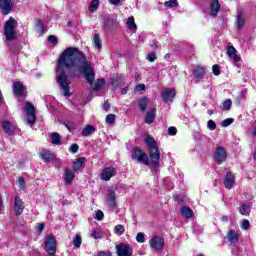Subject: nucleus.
<instances>
[{
	"label": "nucleus",
	"instance_id": "obj_39",
	"mask_svg": "<svg viewBox=\"0 0 256 256\" xmlns=\"http://www.w3.org/2000/svg\"><path fill=\"white\" fill-rule=\"evenodd\" d=\"M105 85L104 79H98L94 84V91H99Z\"/></svg>",
	"mask_w": 256,
	"mask_h": 256
},
{
	"label": "nucleus",
	"instance_id": "obj_6",
	"mask_svg": "<svg viewBox=\"0 0 256 256\" xmlns=\"http://www.w3.org/2000/svg\"><path fill=\"white\" fill-rule=\"evenodd\" d=\"M44 249L48 253V255H55L57 253V241L52 236H47Z\"/></svg>",
	"mask_w": 256,
	"mask_h": 256
},
{
	"label": "nucleus",
	"instance_id": "obj_17",
	"mask_svg": "<svg viewBox=\"0 0 256 256\" xmlns=\"http://www.w3.org/2000/svg\"><path fill=\"white\" fill-rule=\"evenodd\" d=\"M13 93L17 97H21L25 93V86L21 82H14L13 83Z\"/></svg>",
	"mask_w": 256,
	"mask_h": 256
},
{
	"label": "nucleus",
	"instance_id": "obj_53",
	"mask_svg": "<svg viewBox=\"0 0 256 256\" xmlns=\"http://www.w3.org/2000/svg\"><path fill=\"white\" fill-rule=\"evenodd\" d=\"M18 183H19L20 189H25V179L23 177H20L18 179Z\"/></svg>",
	"mask_w": 256,
	"mask_h": 256
},
{
	"label": "nucleus",
	"instance_id": "obj_34",
	"mask_svg": "<svg viewBox=\"0 0 256 256\" xmlns=\"http://www.w3.org/2000/svg\"><path fill=\"white\" fill-rule=\"evenodd\" d=\"M51 141H52L53 145H60L61 144V136L59 135V133H52Z\"/></svg>",
	"mask_w": 256,
	"mask_h": 256
},
{
	"label": "nucleus",
	"instance_id": "obj_57",
	"mask_svg": "<svg viewBox=\"0 0 256 256\" xmlns=\"http://www.w3.org/2000/svg\"><path fill=\"white\" fill-rule=\"evenodd\" d=\"M92 237L95 239H101V234L97 232V230H94L92 233Z\"/></svg>",
	"mask_w": 256,
	"mask_h": 256
},
{
	"label": "nucleus",
	"instance_id": "obj_59",
	"mask_svg": "<svg viewBox=\"0 0 256 256\" xmlns=\"http://www.w3.org/2000/svg\"><path fill=\"white\" fill-rule=\"evenodd\" d=\"M43 229H45V224H39L37 227L38 233H41L43 231Z\"/></svg>",
	"mask_w": 256,
	"mask_h": 256
},
{
	"label": "nucleus",
	"instance_id": "obj_48",
	"mask_svg": "<svg viewBox=\"0 0 256 256\" xmlns=\"http://www.w3.org/2000/svg\"><path fill=\"white\" fill-rule=\"evenodd\" d=\"M249 227H251V223L249 222V220H244V221H242L241 228H242L244 231H247V229H249Z\"/></svg>",
	"mask_w": 256,
	"mask_h": 256
},
{
	"label": "nucleus",
	"instance_id": "obj_2",
	"mask_svg": "<svg viewBox=\"0 0 256 256\" xmlns=\"http://www.w3.org/2000/svg\"><path fill=\"white\" fill-rule=\"evenodd\" d=\"M17 25V20L13 17H10L9 20L5 22L4 35L6 41H15V39H17Z\"/></svg>",
	"mask_w": 256,
	"mask_h": 256
},
{
	"label": "nucleus",
	"instance_id": "obj_14",
	"mask_svg": "<svg viewBox=\"0 0 256 256\" xmlns=\"http://www.w3.org/2000/svg\"><path fill=\"white\" fill-rule=\"evenodd\" d=\"M227 53H228L229 59H233L234 63H239V61H241V56L237 55V49H235V47L228 46Z\"/></svg>",
	"mask_w": 256,
	"mask_h": 256
},
{
	"label": "nucleus",
	"instance_id": "obj_12",
	"mask_svg": "<svg viewBox=\"0 0 256 256\" xmlns=\"http://www.w3.org/2000/svg\"><path fill=\"white\" fill-rule=\"evenodd\" d=\"M175 95H177L175 89H166L162 91L161 98L163 99L164 103H169L175 99Z\"/></svg>",
	"mask_w": 256,
	"mask_h": 256
},
{
	"label": "nucleus",
	"instance_id": "obj_44",
	"mask_svg": "<svg viewBox=\"0 0 256 256\" xmlns=\"http://www.w3.org/2000/svg\"><path fill=\"white\" fill-rule=\"evenodd\" d=\"M231 104H232L231 99H227L224 101L223 108L225 109V111H229V109H231Z\"/></svg>",
	"mask_w": 256,
	"mask_h": 256
},
{
	"label": "nucleus",
	"instance_id": "obj_50",
	"mask_svg": "<svg viewBox=\"0 0 256 256\" xmlns=\"http://www.w3.org/2000/svg\"><path fill=\"white\" fill-rule=\"evenodd\" d=\"M212 72L214 75L218 76L221 74V71L219 69V65L215 64L212 66Z\"/></svg>",
	"mask_w": 256,
	"mask_h": 256
},
{
	"label": "nucleus",
	"instance_id": "obj_38",
	"mask_svg": "<svg viewBox=\"0 0 256 256\" xmlns=\"http://www.w3.org/2000/svg\"><path fill=\"white\" fill-rule=\"evenodd\" d=\"M98 8H99V0H92L89 6V11L93 13L94 11H97Z\"/></svg>",
	"mask_w": 256,
	"mask_h": 256
},
{
	"label": "nucleus",
	"instance_id": "obj_37",
	"mask_svg": "<svg viewBox=\"0 0 256 256\" xmlns=\"http://www.w3.org/2000/svg\"><path fill=\"white\" fill-rule=\"evenodd\" d=\"M73 243L76 249H79V247H81V243H83V240L81 239V236L79 234L75 235Z\"/></svg>",
	"mask_w": 256,
	"mask_h": 256
},
{
	"label": "nucleus",
	"instance_id": "obj_28",
	"mask_svg": "<svg viewBox=\"0 0 256 256\" xmlns=\"http://www.w3.org/2000/svg\"><path fill=\"white\" fill-rule=\"evenodd\" d=\"M83 163H85V157H79L73 164L74 171H80L81 167H83Z\"/></svg>",
	"mask_w": 256,
	"mask_h": 256
},
{
	"label": "nucleus",
	"instance_id": "obj_9",
	"mask_svg": "<svg viewBox=\"0 0 256 256\" xmlns=\"http://www.w3.org/2000/svg\"><path fill=\"white\" fill-rule=\"evenodd\" d=\"M116 251L118 256H131L133 255V248L129 244H118L116 246Z\"/></svg>",
	"mask_w": 256,
	"mask_h": 256
},
{
	"label": "nucleus",
	"instance_id": "obj_35",
	"mask_svg": "<svg viewBox=\"0 0 256 256\" xmlns=\"http://www.w3.org/2000/svg\"><path fill=\"white\" fill-rule=\"evenodd\" d=\"M179 2L177 0H169L164 3V7H167L168 9H173L174 7H178Z\"/></svg>",
	"mask_w": 256,
	"mask_h": 256
},
{
	"label": "nucleus",
	"instance_id": "obj_47",
	"mask_svg": "<svg viewBox=\"0 0 256 256\" xmlns=\"http://www.w3.org/2000/svg\"><path fill=\"white\" fill-rule=\"evenodd\" d=\"M136 241L138 243H143L145 241V234L139 232L136 236Z\"/></svg>",
	"mask_w": 256,
	"mask_h": 256
},
{
	"label": "nucleus",
	"instance_id": "obj_56",
	"mask_svg": "<svg viewBox=\"0 0 256 256\" xmlns=\"http://www.w3.org/2000/svg\"><path fill=\"white\" fill-rule=\"evenodd\" d=\"M70 151L71 153H77V151H79V145L72 144V146L70 147Z\"/></svg>",
	"mask_w": 256,
	"mask_h": 256
},
{
	"label": "nucleus",
	"instance_id": "obj_1",
	"mask_svg": "<svg viewBox=\"0 0 256 256\" xmlns=\"http://www.w3.org/2000/svg\"><path fill=\"white\" fill-rule=\"evenodd\" d=\"M65 69H77L80 73H83L87 83L93 85L95 81V70L91 63L87 61V57L78 48L68 47L60 54L57 61L56 79L57 83L63 91L64 97H71L69 90V77L65 74Z\"/></svg>",
	"mask_w": 256,
	"mask_h": 256
},
{
	"label": "nucleus",
	"instance_id": "obj_63",
	"mask_svg": "<svg viewBox=\"0 0 256 256\" xmlns=\"http://www.w3.org/2000/svg\"><path fill=\"white\" fill-rule=\"evenodd\" d=\"M213 113H215L214 110H208V115H213Z\"/></svg>",
	"mask_w": 256,
	"mask_h": 256
},
{
	"label": "nucleus",
	"instance_id": "obj_32",
	"mask_svg": "<svg viewBox=\"0 0 256 256\" xmlns=\"http://www.w3.org/2000/svg\"><path fill=\"white\" fill-rule=\"evenodd\" d=\"M149 104V99H147V97H142L139 100V107L141 111H145V109H147V105Z\"/></svg>",
	"mask_w": 256,
	"mask_h": 256
},
{
	"label": "nucleus",
	"instance_id": "obj_33",
	"mask_svg": "<svg viewBox=\"0 0 256 256\" xmlns=\"http://www.w3.org/2000/svg\"><path fill=\"white\" fill-rule=\"evenodd\" d=\"M240 213L241 215H244L245 217H247L249 213H251V208L247 204H242L240 206Z\"/></svg>",
	"mask_w": 256,
	"mask_h": 256
},
{
	"label": "nucleus",
	"instance_id": "obj_23",
	"mask_svg": "<svg viewBox=\"0 0 256 256\" xmlns=\"http://www.w3.org/2000/svg\"><path fill=\"white\" fill-rule=\"evenodd\" d=\"M126 27L129 29V31H132V33H135L137 31V24L135 23V17L130 16L126 21Z\"/></svg>",
	"mask_w": 256,
	"mask_h": 256
},
{
	"label": "nucleus",
	"instance_id": "obj_30",
	"mask_svg": "<svg viewBox=\"0 0 256 256\" xmlns=\"http://www.w3.org/2000/svg\"><path fill=\"white\" fill-rule=\"evenodd\" d=\"M95 133V127L91 125H87L83 130H82V135L84 137H89V135H93Z\"/></svg>",
	"mask_w": 256,
	"mask_h": 256
},
{
	"label": "nucleus",
	"instance_id": "obj_10",
	"mask_svg": "<svg viewBox=\"0 0 256 256\" xmlns=\"http://www.w3.org/2000/svg\"><path fill=\"white\" fill-rule=\"evenodd\" d=\"M227 159V150L225 148L219 146L216 148V151L214 153V161L221 165Z\"/></svg>",
	"mask_w": 256,
	"mask_h": 256
},
{
	"label": "nucleus",
	"instance_id": "obj_26",
	"mask_svg": "<svg viewBox=\"0 0 256 256\" xmlns=\"http://www.w3.org/2000/svg\"><path fill=\"white\" fill-rule=\"evenodd\" d=\"M40 157L45 163H49L53 159V154L49 150H42L40 152Z\"/></svg>",
	"mask_w": 256,
	"mask_h": 256
},
{
	"label": "nucleus",
	"instance_id": "obj_29",
	"mask_svg": "<svg viewBox=\"0 0 256 256\" xmlns=\"http://www.w3.org/2000/svg\"><path fill=\"white\" fill-rule=\"evenodd\" d=\"M144 141L149 150L157 148V145H155V138L147 136Z\"/></svg>",
	"mask_w": 256,
	"mask_h": 256
},
{
	"label": "nucleus",
	"instance_id": "obj_64",
	"mask_svg": "<svg viewBox=\"0 0 256 256\" xmlns=\"http://www.w3.org/2000/svg\"><path fill=\"white\" fill-rule=\"evenodd\" d=\"M253 157H254V159H255V161H256V147H255V149H254Z\"/></svg>",
	"mask_w": 256,
	"mask_h": 256
},
{
	"label": "nucleus",
	"instance_id": "obj_60",
	"mask_svg": "<svg viewBox=\"0 0 256 256\" xmlns=\"http://www.w3.org/2000/svg\"><path fill=\"white\" fill-rule=\"evenodd\" d=\"M111 5H121V0H109Z\"/></svg>",
	"mask_w": 256,
	"mask_h": 256
},
{
	"label": "nucleus",
	"instance_id": "obj_46",
	"mask_svg": "<svg viewBox=\"0 0 256 256\" xmlns=\"http://www.w3.org/2000/svg\"><path fill=\"white\" fill-rule=\"evenodd\" d=\"M65 127L68 129V131H70L71 133H73V131H75V124L73 122H67L65 123Z\"/></svg>",
	"mask_w": 256,
	"mask_h": 256
},
{
	"label": "nucleus",
	"instance_id": "obj_13",
	"mask_svg": "<svg viewBox=\"0 0 256 256\" xmlns=\"http://www.w3.org/2000/svg\"><path fill=\"white\" fill-rule=\"evenodd\" d=\"M25 209V204L23 203V200L19 196H16L14 199V213L15 215L19 216L23 213Z\"/></svg>",
	"mask_w": 256,
	"mask_h": 256
},
{
	"label": "nucleus",
	"instance_id": "obj_61",
	"mask_svg": "<svg viewBox=\"0 0 256 256\" xmlns=\"http://www.w3.org/2000/svg\"><path fill=\"white\" fill-rule=\"evenodd\" d=\"M97 256H111V253L109 252H99Z\"/></svg>",
	"mask_w": 256,
	"mask_h": 256
},
{
	"label": "nucleus",
	"instance_id": "obj_52",
	"mask_svg": "<svg viewBox=\"0 0 256 256\" xmlns=\"http://www.w3.org/2000/svg\"><path fill=\"white\" fill-rule=\"evenodd\" d=\"M48 41L49 43H52V45H57L58 41H57V37L53 36V35H50L48 37Z\"/></svg>",
	"mask_w": 256,
	"mask_h": 256
},
{
	"label": "nucleus",
	"instance_id": "obj_24",
	"mask_svg": "<svg viewBox=\"0 0 256 256\" xmlns=\"http://www.w3.org/2000/svg\"><path fill=\"white\" fill-rule=\"evenodd\" d=\"M180 212L182 217H185V219H191L193 217V210L187 206H182L180 208Z\"/></svg>",
	"mask_w": 256,
	"mask_h": 256
},
{
	"label": "nucleus",
	"instance_id": "obj_22",
	"mask_svg": "<svg viewBox=\"0 0 256 256\" xmlns=\"http://www.w3.org/2000/svg\"><path fill=\"white\" fill-rule=\"evenodd\" d=\"M2 127L7 135H13L15 133V125L9 121L2 122Z\"/></svg>",
	"mask_w": 256,
	"mask_h": 256
},
{
	"label": "nucleus",
	"instance_id": "obj_4",
	"mask_svg": "<svg viewBox=\"0 0 256 256\" xmlns=\"http://www.w3.org/2000/svg\"><path fill=\"white\" fill-rule=\"evenodd\" d=\"M131 159H133V161H138V163H143V165H149V156L139 148H134L132 150Z\"/></svg>",
	"mask_w": 256,
	"mask_h": 256
},
{
	"label": "nucleus",
	"instance_id": "obj_27",
	"mask_svg": "<svg viewBox=\"0 0 256 256\" xmlns=\"http://www.w3.org/2000/svg\"><path fill=\"white\" fill-rule=\"evenodd\" d=\"M155 111L157 109L153 108L152 110L148 111L145 117V123H148V125H151L155 121Z\"/></svg>",
	"mask_w": 256,
	"mask_h": 256
},
{
	"label": "nucleus",
	"instance_id": "obj_49",
	"mask_svg": "<svg viewBox=\"0 0 256 256\" xmlns=\"http://www.w3.org/2000/svg\"><path fill=\"white\" fill-rule=\"evenodd\" d=\"M103 217H105V214H103V211L98 210L96 212L95 219H97V221H103Z\"/></svg>",
	"mask_w": 256,
	"mask_h": 256
},
{
	"label": "nucleus",
	"instance_id": "obj_42",
	"mask_svg": "<svg viewBox=\"0 0 256 256\" xmlns=\"http://www.w3.org/2000/svg\"><path fill=\"white\" fill-rule=\"evenodd\" d=\"M115 231H116L117 235H123L125 233V226L117 225V226H115Z\"/></svg>",
	"mask_w": 256,
	"mask_h": 256
},
{
	"label": "nucleus",
	"instance_id": "obj_21",
	"mask_svg": "<svg viewBox=\"0 0 256 256\" xmlns=\"http://www.w3.org/2000/svg\"><path fill=\"white\" fill-rule=\"evenodd\" d=\"M92 45L96 51H101V49H103V42L101 41V36H99V34H94Z\"/></svg>",
	"mask_w": 256,
	"mask_h": 256
},
{
	"label": "nucleus",
	"instance_id": "obj_41",
	"mask_svg": "<svg viewBox=\"0 0 256 256\" xmlns=\"http://www.w3.org/2000/svg\"><path fill=\"white\" fill-rule=\"evenodd\" d=\"M115 119H116L115 114H109L106 116V123L108 125H113V123H115Z\"/></svg>",
	"mask_w": 256,
	"mask_h": 256
},
{
	"label": "nucleus",
	"instance_id": "obj_11",
	"mask_svg": "<svg viewBox=\"0 0 256 256\" xmlns=\"http://www.w3.org/2000/svg\"><path fill=\"white\" fill-rule=\"evenodd\" d=\"M11 9H13L12 0H0V11L2 15H9L11 13Z\"/></svg>",
	"mask_w": 256,
	"mask_h": 256
},
{
	"label": "nucleus",
	"instance_id": "obj_5",
	"mask_svg": "<svg viewBox=\"0 0 256 256\" xmlns=\"http://www.w3.org/2000/svg\"><path fill=\"white\" fill-rule=\"evenodd\" d=\"M24 111H26V121L29 125H33L35 121L37 120V117L35 116V106L31 104V102H26L24 106Z\"/></svg>",
	"mask_w": 256,
	"mask_h": 256
},
{
	"label": "nucleus",
	"instance_id": "obj_36",
	"mask_svg": "<svg viewBox=\"0 0 256 256\" xmlns=\"http://www.w3.org/2000/svg\"><path fill=\"white\" fill-rule=\"evenodd\" d=\"M237 27L238 29H243V27H245V19L241 13H238L237 16Z\"/></svg>",
	"mask_w": 256,
	"mask_h": 256
},
{
	"label": "nucleus",
	"instance_id": "obj_31",
	"mask_svg": "<svg viewBox=\"0 0 256 256\" xmlns=\"http://www.w3.org/2000/svg\"><path fill=\"white\" fill-rule=\"evenodd\" d=\"M193 75L196 77V79H202V77L205 75V69L203 67H198L194 69Z\"/></svg>",
	"mask_w": 256,
	"mask_h": 256
},
{
	"label": "nucleus",
	"instance_id": "obj_16",
	"mask_svg": "<svg viewBox=\"0 0 256 256\" xmlns=\"http://www.w3.org/2000/svg\"><path fill=\"white\" fill-rule=\"evenodd\" d=\"M235 185V176L231 172H227L226 176L224 177V186L226 189H231Z\"/></svg>",
	"mask_w": 256,
	"mask_h": 256
},
{
	"label": "nucleus",
	"instance_id": "obj_43",
	"mask_svg": "<svg viewBox=\"0 0 256 256\" xmlns=\"http://www.w3.org/2000/svg\"><path fill=\"white\" fill-rule=\"evenodd\" d=\"M207 127L210 131H215L217 129V124H215V121L209 120L207 122Z\"/></svg>",
	"mask_w": 256,
	"mask_h": 256
},
{
	"label": "nucleus",
	"instance_id": "obj_45",
	"mask_svg": "<svg viewBox=\"0 0 256 256\" xmlns=\"http://www.w3.org/2000/svg\"><path fill=\"white\" fill-rule=\"evenodd\" d=\"M233 121H235L233 118H227L222 122V127H229V125H232Z\"/></svg>",
	"mask_w": 256,
	"mask_h": 256
},
{
	"label": "nucleus",
	"instance_id": "obj_55",
	"mask_svg": "<svg viewBox=\"0 0 256 256\" xmlns=\"http://www.w3.org/2000/svg\"><path fill=\"white\" fill-rule=\"evenodd\" d=\"M135 91H137V92L145 91V84H138L135 87Z\"/></svg>",
	"mask_w": 256,
	"mask_h": 256
},
{
	"label": "nucleus",
	"instance_id": "obj_25",
	"mask_svg": "<svg viewBox=\"0 0 256 256\" xmlns=\"http://www.w3.org/2000/svg\"><path fill=\"white\" fill-rule=\"evenodd\" d=\"M119 23L115 18H107L104 22L105 29H113V27H117Z\"/></svg>",
	"mask_w": 256,
	"mask_h": 256
},
{
	"label": "nucleus",
	"instance_id": "obj_3",
	"mask_svg": "<svg viewBox=\"0 0 256 256\" xmlns=\"http://www.w3.org/2000/svg\"><path fill=\"white\" fill-rule=\"evenodd\" d=\"M149 151L150 169L153 173H157L159 169V161L161 159V152L158 147L152 148Z\"/></svg>",
	"mask_w": 256,
	"mask_h": 256
},
{
	"label": "nucleus",
	"instance_id": "obj_58",
	"mask_svg": "<svg viewBox=\"0 0 256 256\" xmlns=\"http://www.w3.org/2000/svg\"><path fill=\"white\" fill-rule=\"evenodd\" d=\"M103 109L104 111H109V109H111V104H109L108 102H105L103 105Z\"/></svg>",
	"mask_w": 256,
	"mask_h": 256
},
{
	"label": "nucleus",
	"instance_id": "obj_54",
	"mask_svg": "<svg viewBox=\"0 0 256 256\" xmlns=\"http://www.w3.org/2000/svg\"><path fill=\"white\" fill-rule=\"evenodd\" d=\"M169 135H177V128L176 127H169L168 128Z\"/></svg>",
	"mask_w": 256,
	"mask_h": 256
},
{
	"label": "nucleus",
	"instance_id": "obj_7",
	"mask_svg": "<svg viewBox=\"0 0 256 256\" xmlns=\"http://www.w3.org/2000/svg\"><path fill=\"white\" fill-rule=\"evenodd\" d=\"M149 245L152 251H163V247H165V240L160 236H153L149 241Z\"/></svg>",
	"mask_w": 256,
	"mask_h": 256
},
{
	"label": "nucleus",
	"instance_id": "obj_19",
	"mask_svg": "<svg viewBox=\"0 0 256 256\" xmlns=\"http://www.w3.org/2000/svg\"><path fill=\"white\" fill-rule=\"evenodd\" d=\"M227 239L231 245H237L239 243V233L235 230H230L227 234Z\"/></svg>",
	"mask_w": 256,
	"mask_h": 256
},
{
	"label": "nucleus",
	"instance_id": "obj_20",
	"mask_svg": "<svg viewBox=\"0 0 256 256\" xmlns=\"http://www.w3.org/2000/svg\"><path fill=\"white\" fill-rule=\"evenodd\" d=\"M73 179H75V173L73 170L66 168L64 171V181L66 185H71V183H73Z\"/></svg>",
	"mask_w": 256,
	"mask_h": 256
},
{
	"label": "nucleus",
	"instance_id": "obj_8",
	"mask_svg": "<svg viewBox=\"0 0 256 256\" xmlns=\"http://www.w3.org/2000/svg\"><path fill=\"white\" fill-rule=\"evenodd\" d=\"M116 175L117 169H115V167H105L104 169H102L100 179L102 181H111V178L115 177Z\"/></svg>",
	"mask_w": 256,
	"mask_h": 256
},
{
	"label": "nucleus",
	"instance_id": "obj_51",
	"mask_svg": "<svg viewBox=\"0 0 256 256\" xmlns=\"http://www.w3.org/2000/svg\"><path fill=\"white\" fill-rule=\"evenodd\" d=\"M147 59L148 61H150L151 63H153V61L157 60V54L156 53H149L147 55Z\"/></svg>",
	"mask_w": 256,
	"mask_h": 256
},
{
	"label": "nucleus",
	"instance_id": "obj_40",
	"mask_svg": "<svg viewBox=\"0 0 256 256\" xmlns=\"http://www.w3.org/2000/svg\"><path fill=\"white\" fill-rule=\"evenodd\" d=\"M36 27L41 35H43V33H45V27L43 25V21L38 20L36 23Z\"/></svg>",
	"mask_w": 256,
	"mask_h": 256
},
{
	"label": "nucleus",
	"instance_id": "obj_15",
	"mask_svg": "<svg viewBox=\"0 0 256 256\" xmlns=\"http://www.w3.org/2000/svg\"><path fill=\"white\" fill-rule=\"evenodd\" d=\"M117 199V195L115 194L114 191H109L107 196H106V203L111 207V209H115L117 206V203L115 202Z\"/></svg>",
	"mask_w": 256,
	"mask_h": 256
},
{
	"label": "nucleus",
	"instance_id": "obj_18",
	"mask_svg": "<svg viewBox=\"0 0 256 256\" xmlns=\"http://www.w3.org/2000/svg\"><path fill=\"white\" fill-rule=\"evenodd\" d=\"M219 9H221V4L219 3V0H212L210 2V15H212V17H217Z\"/></svg>",
	"mask_w": 256,
	"mask_h": 256
},
{
	"label": "nucleus",
	"instance_id": "obj_62",
	"mask_svg": "<svg viewBox=\"0 0 256 256\" xmlns=\"http://www.w3.org/2000/svg\"><path fill=\"white\" fill-rule=\"evenodd\" d=\"M221 221H229V217H228V216H223V217L221 218Z\"/></svg>",
	"mask_w": 256,
	"mask_h": 256
}]
</instances>
